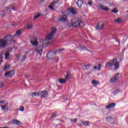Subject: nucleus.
<instances>
[{
	"label": "nucleus",
	"mask_w": 128,
	"mask_h": 128,
	"mask_svg": "<svg viewBox=\"0 0 128 128\" xmlns=\"http://www.w3.org/2000/svg\"><path fill=\"white\" fill-rule=\"evenodd\" d=\"M56 27L52 28L50 33L48 34L46 38V40L48 41L46 43H43L42 44V46H44V48H46V46H48V44H52V42L48 40H52V38H54V34L56 32Z\"/></svg>",
	"instance_id": "obj_1"
},
{
	"label": "nucleus",
	"mask_w": 128,
	"mask_h": 128,
	"mask_svg": "<svg viewBox=\"0 0 128 128\" xmlns=\"http://www.w3.org/2000/svg\"><path fill=\"white\" fill-rule=\"evenodd\" d=\"M114 65V70H118V68H120V64H118V61H116V59H113V60L109 61L105 65V68H107L108 66L112 68Z\"/></svg>",
	"instance_id": "obj_2"
},
{
	"label": "nucleus",
	"mask_w": 128,
	"mask_h": 128,
	"mask_svg": "<svg viewBox=\"0 0 128 128\" xmlns=\"http://www.w3.org/2000/svg\"><path fill=\"white\" fill-rule=\"evenodd\" d=\"M68 26H74V28H84V24L81 21H76L73 24L68 23Z\"/></svg>",
	"instance_id": "obj_3"
},
{
	"label": "nucleus",
	"mask_w": 128,
	"mask_h": 128,
	"mask_svg": "<svg viewBox=\"0 0 128 128\" xmlns=\"http://www.w3.org/2000/svg\"><path fill=\"white\" fill-rule=\"evenodd\" d=\"M56 52L50 51L47 54V58L48 60H54L56 58Z\"/></svg>",
	"instance_id": "obj_4"
},
{
	"label": "nucleus",
	"mask_w": 128,
	"mask_h": 128,
	"mask_svg": "<svg viewBox=\"0 0 128 128\" xmlns=\"http://www.w3.org/2000/svg\"><path fill=\"white\" fill-rule=\"evenodd\" d=\"M66 12L67 14H68V16H72V14H76L78 13V11L74 8L68 9L66 10Z\"/></svg>",
	"instance_id": "obj_5"
},
{
	"label": "nucleus",
	"mask_w": 128,
	"mask_h": 128,
	"mask_svg": "<svg viewBox=\"0 0 128 128\" xmlns=\"http://www.w3.org/2000/svg\"><path fill=\"white\" fill-rule=\"evenodd\" d=\"M8 46V42L4 40H0V48H4Z\"/></svg>",
	"instance_id": "obj_6"
},
{
	"label": "nucleus",
	"mask_w": 128,
	"mask_h": 128,
	"mask_svg": "<svg viewBox=\"0 0 128 128\" xmlns=\"http://www.w3.org/2000/svg\"><path fill=\"white\" fill-rule=\"evenodd\" d=\"M30 42L32 46H36L38 44V40L36 38H32L30 39Z\"/></svg>",
	"instance_id": "obj_7"
},
{
	"label": "nucleus",
	"mask_w": 128,
	"mask_h": 128,
	"mask_svg": "<svg viewBox=\"0 0 128 128\" xmlns=\"http://www.w3.org/2000/svg\"><path fill=\"white\" fill-rule=\"evenodd\" d=\"M98 10H103L106 12H108V8L102 5V4H99L97 6Z\"/></svg>",
	"instance_id": "obj_8"
},
{
	"label": "nucleus",
	"mask_w": 128,
	"mask_h": 128,
	"mask_svg": "<svg viewBox=\"0 0 128 128\" xmlns=\"http://www.w3.org/2000/svg\"><path fill=\"white\" fill-rule=\"evenodd\" d=\"M4 40L8 42H12L14 40V36L12 35H7L4 37Z\"/></svg>",
	"instance_id": "obj_9"
},
{
	"label": "nucleus",
	"mask_w": 128,
	"mask_h": 128,
	"mask_svg": "<svg viewBox=\"0 0 128 128\" xmlns=\"http://www.w3.org/2000/svg\"><path fill=\"white\" fill-rule=\"evenodd\" d=\"M36 51L37 54H38L40 56H42V46H38L36 49Z\"/></svg>",
	"instance_id": "obj_10"
},
{
	"label": "nucleus",
	"mask_w": 128,
	"mask_h": 128,
	"mask_svg": "<svg viewBox=\"0 0 128 128\" xmlns=\"http://www.w3.org/2000/svg\"><path fill=\"white\" fill-rule=\"evenodd\" d=\"M104 26V24L102 22H99L97 26H96V29L100 30H102V28Z\"/></svg>",
	"instance_id": "obj_11"
},
{
	"label": "nucleus",
	"mask_w": 128,
	"mask_h": 128,
	"mask_svg": "<svg viewBox=\"0 0 128 128\" xmlns=\"http://www.w3.org/2000/svg\"><path fill=\"white\" fill-rule=\"evenodd\" d=\"M26 60V56L22 55L18 56V62H22V60Z\"/></svg>",
	"instance_id": "obj_12"
},
{
	"label": "nucleus",
	"mask_w": 128,
	"mask_h": 128,
	"mask_svg": "<svg viewBox=\"0 0 128 128\" xmlns=\"http://www.w3.org/2000/svg\"><path fill=\"white\" fill-rule=\"evenodd\" d=\"M106 121L109 124H114V118L110 117H107Z\"/></svg>",
	"instance_id": "obj_13"
},
{
	"label": "nucleus",
	"mask_w": 128,
	"mask_h": 128,
	"mask_svg": "<svg viewBox=\"0 0 128 128\" xmlns=\"http://www.w3.org/2000/svg\"><path fill=\"white\" fill-rule=\"evenodd\" d=\"M56 4H54V2H52L51 4H50L48 6V8H50V10H54V6H56Z\"/></svg>",
	"instance_id": "obj_14"
},
{
	"label": "nucleus",
	"mask_w": 128,
	"mask_h": 128,
	"mask_svg": "<svg viewBox=\"0 0 128 128\" xmlns=\"http://www.w3.org/2000/svg\"><path fill=\"white\" fill-rule=\"evenodd\" d=\"M60 22H66V16L64 15L62 16L60 20Z\"/></svg>",
	"instance_id": "obj_15"
},
{
	"label": "nucleus",
	"mask_w": 128,
	"mask_h": 128,
	"mask_svg": "<svg viewBox=\"0 0 128 128\" xmlns=\"http://www.w3.org/2000/svg\"><path fill=\"white\" fill-rule=\"evenodd\" d=\"M22 29L17 30L16 34L14 35V38H16V36H20V34H22Z\"/></svg>",
	"instance_id": "obj_16"
},
{
	"label": "nucleus",
	"mask_w": 128,
	"mask_h": 128,
	"mask_svg": "<svg viewBox=\"0 0 128 128\" xmlns=\"http://www.w3.org/2000/svg\"><path fill=\"white\" fill-rule=\"evenodd\" d=\"M116 106V103H111L106 106V108H114Z\"/></svg>",
	"instance_id": "obj_17"
},
{
	"label": "nucleus",
	"mask_w": 128,
	"mask_h": 128,
	"mask_svg": "<svg viewBox=\"0 0 128 128\" xmlns=\"http://www.w3.org/2000/svg\"><path fill=\"white\" fill-rule=\"evenodd\" d=\"M5 60H10V52L8 51L4 54Z\"/></svg>",
	"instance_id": "obj_18"
},
{
	"label": "nucleus",
	"mask_w": 128,
	"mask_h": 128,
	"mask_svg": "<svg viewBox=\"0 0 128 128\" xmlns=\"http://www.w3.org/2000/svg\"><path fill=\"white\" fill-rule=\"evenodd\" d=\"M84 4V2L82 0H78L77 2V5L78 6V8H82V4Z\"/></svg>",
	"instance_id": "obj_19"
},
{
	"label": "nucleus",
	"mask_w": 128,
	"mask_h": 128,
	"mask_svg": "<svg viewBox=\"0 0 128 128\" xmlns=\"http://www.w3.org/2000/svg\"><path fill=\"white\" fill-rule=\"evenodd\" d=\"M12 122L14 124H18V126H20L22 122L18 120H14L12 121Z\"/></svg>",
	"instance_id": "obj_20"
},
{
	"label": "nucleus",
	"mask_w": 128,
	"mask_h": 128,
	"mask_svg": "<svg viewBox=\"0 0 128 128\" xmlns=\"http://www.w3.org/2000/svg\"><path fill=\"white\" fill-rule=\"evenodd\" d=\"M58 82H60V84H66V80L64 78H59L58 80Z\"/></svg>",
	"instance_id": "obj_21"
},
{
	"label": "nucleus",
	"mask_w": 128,
	"mask_h": 128,
	"mask_svg": "<svg viewBox=\"0 0 128 128\" xmlns=\"http://www.w3.org/2000/svg\"><path fill=\"white\" fill-rule=\"evenodd\" d=\"M62 50H64V48L58 49V50L54 51V52H56V54H60Z\"/></svg>",
	"instance_id": "obj_22"
},
{
	"label": "nucleus",
	"mask_w": 128,
	"mask_h": 128,
	"mask_svg": "<svg viewBox=\"0 0 128 128\" xmlns=\"http://www.w3.org/2000/svg\"><path fill=\"white\" fill-rule=\"evenodd\" d=\"M40 92H32V94H31L32 96H40Z\"/></svg>",
	"instance_id": "obj_23"
},
{
	"label": "nucleus",
	"mask_w": 128,
	"mask_h": 128,
	"mask_svg": "<svg viewBox=\"0 0 128 128\" xmlns=\"http://www.w3.org/2000/svg\"><path fill=\"white\" fill-rule=\"evenodd\" d=\"M42 98H46V96H48V92L46 91H42Z\"/></svg>",
	"instance_id": "obj_24"
},
{
	"label": "nucleus",
	"mask_w": 128,
	"mask_h": 128,
	"mask_svg": "<svg viewBox=\"0 0 128 128\" xmlns=\"http://www.w3.org/2000/svg\"><path fill=\"white\" fill-rule=\"evenodd\" d=\"M118 80V78H116V76H114L110 80V82H116Z\"/></svg>",
	"instance_id": "obj_25"
},
{
	"label": "nucleus",
	"mask_w": 128,
	"mask_h": 128,
	"mask_svg": "<svg viewBox=\"0 0 128 128\" xmlns=\"http://www.w3.org/2000/svg\"><path fill=\"white\" fill-rule=\"evenodd\" d=\"M122 22V20L121 18H118L117 20H114V22H118L120 24Z\"/></svg>",
	"instance_id": "obj_26"
},
{
	"label": "nucleus",
	"mask_w": 128,
	"mask_h": 128,
	"mask_svg": "<svg viewBox=\"0 0 128 128\" xmlns=\"http://www.w3.org/2000/svg\"><path fill=\"white\" fill-rule=\"evenodd\" d=\"M70 74L68 72H67V74L66 75L65 78L66 80H70Z\"/></svg>",
	"instance_id": "obj_27"
},
{
	"label": "nucleus",
	"mask_w": 128,
	"mask_h": 128,
	"mask_svg": "<svg viewBox=\"0 0 128 128\" xmlns=\"http://www.w3.org/2000/svg\"><path fill=\"white\" fill-rule=\"evenodd\" d=\"M92 84L94 85V86H96L98 84H100V82L96 80H94L92 82Z\"/></svg>",
	"instance_id": "obj_28"
},
{
	"label": "nucleus",
	"mask_w": 128,
	"mask_h": 128,
	"mask_svg": "<svg viewBox=\"0 0 128 128\" xmlns=\"http://www.w3.org/2000/svg\"><path fill=\"white\" fill-rule=\"evenodd\" d=\"M40 14L38 13V14L34 16V20L36 18H40Z\"/></svg>",
	"instance_id": "obj_29"
},
{
	"label": "nucleus",
	"mask_w": 128,
	"mask_h": 128,
	"mask_svg": "<svg viewBox=\"0 0 128 128\" xmlns=\"http://www.w3.org/2000/svg\"><path fill=\"white\" fill-rule=\"evenodd\" d=\"M26 26L28 30H32V26L30 24H27Z\"/></svg>",
	"instance_id": "obj_30"
},
{
	"label": "nucleus",
	"mask_w": 128,
	"mask_h": 128,
	"mask_svg": "<svg viewBox=\"0 0 128 128\" xmlns=\"http://www.w3.org/2000/svg\"><path fill=\"white\" fill-rule=\"evenodd\" d=\"M90 64H88L86 65H85L84 66V68H85V70H88V68H90Z\"/></svg>",
	"instance_id": "obj_31"
},
{
	"label": "nucleus",
	"mask_w": 128,
	"mask_h": 128,
	"mask_svg": "<svg viewBox=\"0 0 128 128\" xmlns=\"http://www.w3.org/2000/svg\"><path fill=\"white\" fill-rule=\"evenodd\" d=\"M118 10L114 8L111 10V12H114V14H116L118 12Z\"/></svg>",
	"instance_id": "obj_32"
},
{
	"label": "nucleus",
	"mask_w": 128,
	"mask_h": 128,
	"mask_svg": "<svg viewBox=\"0 0 128 128\" xmlns=\"http://www.w3.org/2000/svg\"><path fill=\"white\" fill-rule=\"evenodd\" d=\"M2 54H0V64H2Z\"/></svg>",
	"instance_id": "obj_33"
},
{
	"label": "nucleus",
	"mask_w": 128,
	"mask_h": 128,
	"mask_svg": "<svg viewBox=\"0 0 128 128\" xmlns=\"http://www.w3.org/2000/svg\"><path fill=\"white\" fill-rule=\"evenodd\" d=\"M8 73L10 76H12V74H14V71L12 70L8 72Z\"/></svg>",
	"instance_id": "obj_34"
},
{
	"label": "nucleus",
	"mask_w": 128,
	"mask_h": 128,
	"mask_svg": "<svg viewBox=\"0 0 128 128\" xmlns=\"http://www.w3.org/2000/svg\"><path fill=\"white\" fill-rule=\"evenodd\" d=\"M5 76H6V78H8V76H10V73L8 72H7L5 73Z\"/></svg>",
	"instance_id": "obj_35"
},
{
	"label": "nucleus",
	"mask_w": 128,
	"mask_h": 128,
	"mask_svg": "<svg viewBox=\"0 0 128 128\" xmlns=\"http://www.w3.org/2000/svg\"><path fill=\"white\" fill-rule=\"evenodd\" d=\"M8 104V103H6V104L4 106H2L1 108H2V110H6V105Z\"/></svg>",
	"instance_id": "obj_36"
},
{
	"label": "nucleus",
	"mask_w": 128,
	"mask_h": 128,
	"mask_svg": "<svg viewBox=\"0 0 128 128\" xmlns=\"http://www.w3.org/2000/svg\"><path fill=\"white\" fill-rule=\"evenodd\" d=\"M89 124H90V122H85L83 123V124H84V126H88Z\"/></svg>",
	"instance_id": "obj_37"
},
{
	"label": "nucleus",
	"mask_w": 128,
	"mask_h": 128,
	"mask_svg": "<svg viewBox=\"0 0 128 128\" xmlns=\"http://www.w3.org/2000/svg\"><path fill=\"white\" fill-rule=\"evenodd\" d=\"M20 110L21 112H24V108L23 106H20Z\"/></svg>",
	"instance_id": "obj_38"
},
{
	"label": "nucleus",
	"mask_w": 128,
	"mask_h": 128,
	"mask_svg": "<svg viewBox=\"0 0 128 128\" xmlns=\"http://www.w3.org/2000/svg\"><path fill=\"white\" fill-rule=\"evenodd\" d=\"M102 70V64H99L98 65V70Z\"/></svg>",
	"instance_id": "obj_39"
},
{
	"label": "nucleus",
	"mask_w": 128,
	"mask_h": 128,
	"mask_svg": "<svg viewBox=\"0 0 128 128\" xmlns=\"http://www.w3.org/2000/svg\"><path fill=\"white\" fill-rule=\"evenodd\" d=\"M71 122H78V118H74V120L71 119Z\"/></svg>",
	"instance_id": "obj_40"
},
{
	"label": "nucleus",
	"mask_w": 128,
	"mask_h": 128,
	"mask_svg": "<svg viewBox=\"0 0 128 128\" xmlns=\"http://www.w3.org/2000/svg\"><path fill=\"white\" fill-rule=\"evenodd\" d=\"M8 68H10V66H8V65L5 66L4 67V70H8Z\"/></svg>",
	"instance_id": "obj_41"
},
{
	"label": "nucleus",
	"mask_w": 128,
	"mask_h": 128,
	"mask_svg": "<svg viewBox=\"0 0 128 128\" xmlns=\"http://www.w3.org/2000/svg\"><path fill=\"white\" fill-rule=\"evenodd\" d=\"M4 82H0V88H4Z\"/></svg>",
	"instance_id": "obj_42"
},
{
	"label": "nucleus",
	"mask_w": 128,
	"mask_h": 128,
	"mask_svg": "<svg viewBox=\"0 0 128 128\" xmlns=\"http://www.w3.org/2000/svg\"><path fill=\"white\" fill-rule=\"evenodd\" d=\"M88 4L89 6H92V0H90L88 2Z\"/></svg>",
	"instance_id": "obj_43"
},
{
	"label": "nucleus",
	"mask_w": 128,
	"mask_h": 128,
	"mask_svg": "<svg viewBox=\"0 0 128 128\" xmlns=\"http://www.w3.org/2000/svg\"><path fill=\"white\" fill-rule=\"evenodd\" d=\"M56 114H53L52 116H51V118H54V116H56Z\"/></svg>",
	"instance_id": "obj_44"
},
{
	"label": "nucleus",
	"mask_w": 128,
	"mask_h": 128,
	"mask_svg": "<svg viewBox=\"0 0 128 128\" xmlns=\"http://www.w3.org/2000/svg\"><path fill=\"white\" fill-rule=\"evenodd\" d=\"M54 4H56H56H58V1H54Z\"/></svg>",
	"instance_id": "obj_45"
},
{
	"label": "nucleus",
	"mask_w": 128,
	"mask_h": 128,
	"mask_svg": "<svg viewBox=\"0 0 128 128\" xmlns=\"http://www.w3.org/2000/svg\"><path fill=\"white\" fill-rule=\"evenodd\" d=\"M86 47L83 46L82 48V50H86Z\"/></svg>",
	"instance_id": "obj_46"
},
{
	"label": "nucleus",
	"mask_w": 128,
	"mask_h": 128,
	"mask_svg": "<svg viewBox=\"0 0 128 128\" xmlns=\"http://www.w3.org/2000/svg\"><path fill=\"white\" fill-rule=\"evenodd\" d=\"M120 76V74L118 73L116 74V75L114 76H115V78H116V76Z\"/></svg>",
	"instance_id": "obj_47"
},
{
	"label": "nucleus",
	"mask_w": 128,
	"mask_h": 128,
	"mask_svg": "<svg viewBox=\"0 0 128 128\" xmlns=\"http://www.w3.org/2000/svg\"><path fill=\"white\" fill-rule=\"evenodd\" d=\"M11 6L12 8V10H16V8L14 7V6Z\"/></svg>",
	"instance_id": "obj_48"
},
{
	"label": "nucleus",
	"mask_w": 128,
	"mask_h": 128,
	"mask_svg": "<svg viewBox=\"0 0 128 128\" xmlns=\"http://www.w3.org/2000/svg\"><path fill=\"white\" fill-rule=\"evenodd\" d=\"M2 16H6V14H4V12L3 14H2Z\"/></svg>",
	"instance_id": "obj_49"
},
{
	"label": "nucleus",
	"mask_w": 128,
	"mask_h": 128,
	"mask_svg": "<svg viewBox=\"0 0 128 128\" xmlns=\"http://www.w3.org/2000/svg\"><path fill=\"white\" fill-rule=\"evenodd\" d=\"M0 104H4V101L0 100Z\"/></svg>",
	"instance_id": "obj_50"
},
{
	"label": "nucleus",
	"mask_w": 128,
	"mask_h": 128,
	"mask_svg": "<svg viewBox=\"0 0 128 128\" xmlns=\"http://www.w3.org/2000/svg\"><path fill=\"white\" fill-rule=\"evenodd\" d=\"M96 68H98L96 67V66H94V70H96Z\"/></svg>",
	"instance_id": "obj_51"
},
{
	"label": "nucleus",
	"mask_w": 128,
	"mask_h": 128,
	"mask_svg": "<svg viewBox=\"0 0 128 128\" xmlns=\"http://www.w3.org/2000/svg\"><path fill=\"white\" fill-rule=\"evenodd\" d=\"M40 0V2H44V0Z\"/></svg>",
	"instance_id": "obj_52"
},
{
	"label": "nucleus",
	"mask_w": 128,
	"mask_h": 128,
	"mask_svg": "<svg viewBox=\"0 0 128 128\" xmlns=\"http://www.w3.org/2000/svg\"><path fill=\"white\" fill-rule=\"evenodd\" d=\"M8 128V127H2V128Z\"/></svg>",
	"instance_id": "obj_53"
},
{
	"label": "nucleus",
	"mask_w": 128,
	"mask_h": 128,
	"mask_svg": "<svg viewBox=\"0 0 128 128\" xmlns=\"http://www.w3.org/2000/svg\"><path fill=\"white\" fill-rule=\"evenodd\" d=\"M9 8L10 10L12 8V6H9Z\"/></svg>",
	"instance_id": "obj_54"
},
{
	"label": "nucleus",
	"mask_w": 128,
	"mask_h": 128,
	"mask_svg": "<svg viewBox=\"0 0 128 128\" xmlns=\"http://www.w3.org/2000/svg\"><path fill=\"white\" fill-rule=\"evenodd\" d=\"M68 100V98H66V100Z\"/></svg>",
	"instance_id": "obj_55"
},
{
	"label": "nucleus",
	"mask_w": 128,
	"mask_h": 128,
	"mask_svg": "<svg viewBox=\"0 0 128 128\" xmlns=\"http://www.w3.org/2000/svg\"><path fill=\"white\" fill-rule=\"evenodd\" d=\"M9 12H11V11H9Z\"/></svg>",
	"instance_id": "obj_56"
}]
</instances>
